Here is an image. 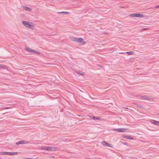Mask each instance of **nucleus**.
<instances>
[{"instance_id":"nucleus-24","label":"nucleus","mask_w":159,"mask_h":159,"mask_svg":"<svg viewBox=\"0 0 159 159\" xmlns=\"http://www.w3.org/2000/svg\"><path fill=\"white\" fill-rule=\"evenodd\" d=\"M26 159H33L31 158H27Z\"/></svg>"},{"instance_id":"nucleus-27","label":"nucleus","mask_w":159,"mask_h":159,"mask_svg":"<svg viewBox=\"0 0 159 159\" xmlns=\"http://www.w3.org/2000/svg\"><path fill=\"white\" fill-rule=\"evenodd\" d=\"M37 54L39 55V53H36Z\"/></svg>"},{"instance_id":"nucleus-4","label":"nucleus","mask_w":159,"mask_h":159,"mask_svg":"<svg viewBox=\"0 0 159 159\" xmlns=\"http://www.w3.org/2000/svg\"><path fill=\"white\" fill-rule=\"evenodd\" d=\"M26 50L28 52H32L34 53H39V55L40 54V52H37L35 50L32 49L31 48H26Z\"/></svg>"},{"instance_id":"nucleus-25","label":"nucleus","mask_w":159,"mask_h":159,"mask_svg":"<svg viewBox=\"0 0 159 159\" xmlns=\"http://www.w3.org/2000/svg\"><path fill=\"white\" fill-rule=\"evenodd\" d=\"M124 144L125 145H126V143H124Z\"/></svg>"},{"instance_id":"nucleus-1","label":"nucleus","mask_w":159,"mask_h":159,"mask_svg":"<svg viewBox=\"0 0 159 159\" xmlns=\"http://www.w3.org/2000/svg\"><path fill=\"white\" fill-rule=\"evenodd\" d=\"M22 23L27 28L33 29L34 27V24L30 22L23 21Z\"/></svg>"},{"instance_id":"nucleus-22","label":"nucleus","mask_w":159,"mask_h":159,"mask_svg":"<svg viewBox=\"0 0 159 159\" xmlns=\"http://www.w3.org/2000/svg\"><path fill=\"white\" fill-rule=\"evenodd\" d=\"M148 29V28H143L142 29V30H141L142 31H143V30H147Z\"/></svg>"},{"instance_id":"nucleus-9","label":"nucleus","mask_w":159,"mask_h":159,"mask_svg":"<svg viewBox=\"0 0 159 159\" xmlns=\"http://www.w3.org/2000/svg\"><path fill=\"white\" fill-rule=\"evenodd\" d=\"M150 121L152 123L154 124V125H159V122L156 120H150Z\"/></svg>"},{"instance_id":"nucleus-23","label":"nucleus","mask_w":159,"mask_h":159,"mask_svg":"<svg viewBox=\"0 0 159 159\" xmlns=\"http://www.w3.org/2000/svg\"><path fill=\"white\" fill-rule=\"evenodd\" d=\"M155 7L156 8H159V5H157Z\"/></svg>"},{"instance_id":"nucleus-8","label":"nucleus","mask_w":159,"mask_h":159,"mask_svg":"<svg viewBox=\"0 0 159 159\" xmlns=\"http://www.w3.org/2000/svg\"><path fill=\"white\" fill-rule=\"evenodd\" d=\"M102 144L103 145L105 146H108L110 147H112L110 144H109L108 143H107L106 141H103L102 142Z\"/></svg>"},{"instance_id":"nucleus-11","label":"nucleus","mask_w":159,"mask_h":159,"mask_svg":"<svg viewBox=\"0 0 159 159\" xmlns=\"http://www.w3.org/2000/svg\"><path fill=\"white\" fill-rule=\"evenodd\" d=\"M141 98H142L145 99H147L148 100H151L152 99V98H150L149 97V96L146 95L142 96Z\"/></svg>"},{"instance_id":"nucleus-15","label":"nucleus","mask_w":159,"mask_h":159,"mask_svg":"<svg viewBox=\"0 0 159 159\" xmlns=\"http://www.w3.org/2000/svg\"><path fill=\"white\" fill-rule=\"evenodd\" d=\"M2 155H9V152H1Z\"/></svg>"},{"instance_id":"nucleus-10","label":"nucleus","mask_w":159,"mask_h":159,"mask_svg":"<svg viewBox=\"0 0 159 159\" xmlns=\"http://www.w3.org/2000/svg\"><path fill=\"white\" fill-rule=\"evenodd\" d=\"M22 7L25 11H30L32 10L30 8L24 6H22Z\"/></svg>"},{"instance_id":"nucleus-18","label":"nucleus","mask_w":159,"mask_h":159,"mask_svg":"<svg viewBox=\"0 0 159 159\" xmlns=\"http://www.w3.org/2000/svg\"><path fill=\"white\" fill-rule=\"evenodd\" d=\"M126 53L128 54L129 55H131L134 54V52L131 51L129 52H126Z\"/></svg>"},{"instance_id":"nucleus-7","label":"nucleus","mask_w":159,"mask_h":159,"mask_svg":"<svg viewBox=\"0 0 159 159\" xmlns=\"http://www.w3.org/2000/svg\"><path fill=\"white\" fill-rule=\"evenodd\" d=\"M57 148L52 147H47V151H55L57 150Z\"/></svg>"},{"instance_id":"nucleus-17","label":"nucleus","mask_w":159,"mask_h":159,"mask_svg":"<svg viewBox=\"0 0 159 159\" xmlns=\"http://www.w3.org/2000/svg\"><path fill=\"white\" fill-rule=\"evenodd\" d=\"M58 14H67L69 13V12L66 11H62V12H57Z\"/></svg>"},{"instance_id":"nucleus-14","label":"nucleus","mask_w":159,"mask_h":159,"mask_svg":"<svg viewBox=\"0 0 159 159\" xmlns=\"http://www.w3.org/2000/svg\"><path fill=\"white\" fill-rule=\"evenodd\" d=\"M17 154V152H9V155H16Z\"/></svg>"},{"instance_id":"nucleus-13","label":"nucleus","mask_w":159,"mask_h":159,"mask_svg":"<svg viewBox=\"0 0 159 159\" xmlns=\"http://www.w3.org/2000/svg\"><path fill=\"white\" fill-rule=\"evenodd\" d=\"M76 73L78 74L81 75H84V72L80 71H76Z\"/></svg>"},{"instance_id":"nucleus-26","label":"nucleus","mask_w":159,"mask_h":159,"mask_svg":"<svg viewBox=\"0 0 159 159\" xmlns=\"http://www.w3.org/2000/svg\"><path fill=\"white\" fill-rule=\"evenodd\" d=\"M88 159H93V158H89Z\"/></svg>"},{"instance_id":"nucleus-12","label":"nucleus","mask_w":159,"mask_h":159,"mask_svg":"<svg viewBox=\"0 0 159 159\" xmlns=\"http://www.w3.org/2000/svg\"><path fill=\"white\" fill-rule=\"evenodd\" d=\"M124 138H125L126 139H129L132 140L133 139V138L129 136H125Z\"/></svg>"},{"instance_id":"nucleus-2","label":"nucleus","mask_w":159,"mask_h":159,"mask_svg":"<svg viewBox=\"0 0 159 159\" xmlns=\"http://www.w3.org/2000/svg\"><path fill=\"white\" fill-rule=\"evenodd\" d=\"M71 40L74 42H79L81 43L82 42H83V44L84 45L86 43V42L85 41L83 42L84 40V39L82 38H75V37H72L71 38Z\"/></svg>"},{"instance_id":"nucleus-20","label":"nucleus","mask_w":159,"mask_h":159,"mask_svg":"<svg viewBox=\"0 0 159 159\" xmlns=\"http://www.w3.org/2000/svg\"><path fill=\"white\" fill-rule=\"evenodd\" d=\"M42 149L43 150H47V147H43L42 148Z\"/></svg>"},{"instance_id":"nucleus-5","label":"nucleus","mask_w":159,"mask_h":159,"mask_svg":"<svg viewBox=\"0 0 159 159\" xmlns=\"http://www.w3.org/2000/svg\"><path fill=\"white\" fill-rule=\"evenodd\" d=\"M129 16L133 17H139L143 16V15L138 13H134L130 14Z\"/></svg>"},{"instance_id":"nucleus-21","label":"nucleus","mask_w":159,"mask_h":159,"mask_svg":"<svg viewBox=\"0 0 159 159\" xmlns=\"http://www.w3.org/2000/svg\"><path fill=\"white\" fill-rule=\"evenodd\" d=\"M136 106L140 108H141L143 107V106L139 104H136Z\"/></svg>"},{"instance_id":"nucleus-19","label":"nucleus","mask_w":159,"mask_h":159,"mask_svg":"<svg viewBox=\"0 0 159 159\" xmlns=\"http://www.w3.org/2000/svg\"><path fill=\"white\" fill-rule=\"evenodd\" d=\"M93 119H95L97 120H99L101 119L100 118V117H96L95 116H93Z\"/></svg>"},{"instance_id":"nucleus-16","label":"nucleus","mask_w":159,"mask_h":159,"mask_svg":"<svg viewBox=\"0 0 159 159\" xmlns=\"http://www.w3.org/2000/svg\"><path fill=\"white\" fill-rule=\"evenodd\" d=\"M0 68L6 69L7 68V66L5 65L0 64Z\"/></svg>"},{"instance_id":"nucleus-6","label":"nucleus","mask_w":159,"mask_h":159,"mask_svg":"<svg viewBox=\"0 0 159 159\" xmlns=\"http://www.w3.org/2000/svg\"><path fill=\"white\" fill-rule=\"evenodd\" d=\"M29 143L28 142L24 140H22L16 143V145H18L19 144H27Z\"/></svg>"},{"instance_id":"nucleus-3","label":"nucleus","mask_w":159,"mask_h":159,"mask_svg":"<svg viewBox=\"0 0 159 159\" xmlns=\"http://www.w3.org/2000/svg\"><path fill=\"white\" fill-rule=\"evenodd\" d=\"M114 131H117L118 132H126L127 129L125 128H120L118 129H112Z\"/></svg>"}]
</instances>
